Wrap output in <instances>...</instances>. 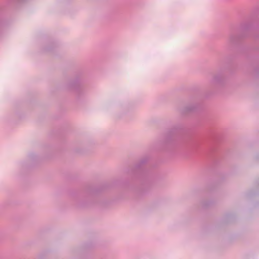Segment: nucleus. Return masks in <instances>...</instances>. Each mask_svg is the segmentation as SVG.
<instances>
[{
    "label": "nucleus",
    "instance_id": "f257e3e1",
    "mask_svg": "<svg viewBox=\"0 0 259 259\" xmlns=\"http://www.w3.org/2000/svg\"><path fill=\"white\" fill-rule=\"evenodd\" d=\"M228 44L231 47H237L239 46V41L234 37H230L228 40Z\"/></svg>",
    "mask_w": 259,
    "mask_h": 259
}]
</instances>
